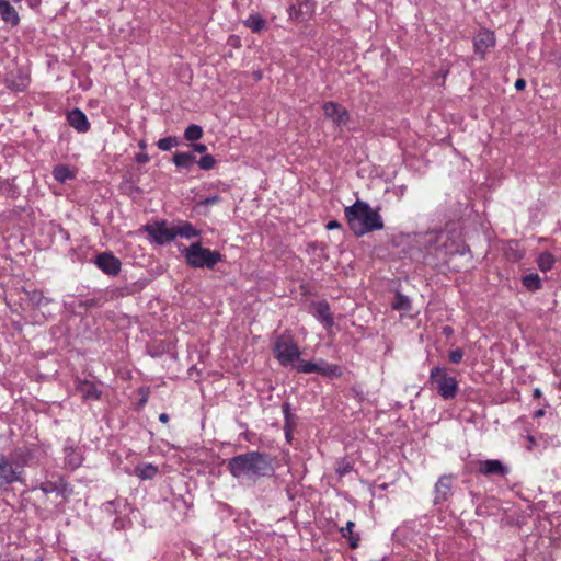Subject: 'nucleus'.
I'll return each instance as SVG.
<instances>
[{
  "instance_id": "1",
  "label": "nucleus",
  "mask_w": 561,
  "mask_h": 561,
  "mask_svg": "<svg viewBox=\"0 0 561 561\" xmlns=\"http://www.w3.org/2000/svg\"><path fill=\"white\" fill-rule=\"evenodd\" d=\"M227 468L233 478H247L253 481L272 477L275 471L272 458L267 454L260 451L237 455L229 459Z\"/></svg>"
},
{
  "instance_id": "2",
  "label": "nucleus",
  "mask_w": 561,
  "mask_h": 561,
  "mask_svg": "<svg viewBox=\"0 0 561 561\" xmlns=\"http://www.w3.org/2000/svg\"><path fill=\"white\" fill-rule=\"evenodd\" d=\"M344 214L350 229L356 237H363L371 231L382 230L385 227L379 211L374 209L367 202L360 199L345 207Z\"/></svg>"
},
{
  "instance_id": "3",
  "label": "nucleus",
  "mask_w": 561,
  "mask_h": 561,
  "mask_svg": "<svg viewBox=\"0 0 561 561\" xmlns=\"http://www.w3.org/2000/svg\"><path fill=\"white\" fill-rule=\"evenodd\" d=\"M185 262L193 268H214L215 265L224 260L218 251L203 248L199 242H194L182 250Z\"/></svg>"
},
{
  "instance_id": "4",
  "label": "nucleus",
  "mask_w": 561,
  "mask_h": 561,
  "mask_svg": "<svg viewBox=\"0 0 561 561\" xmlns=\"http://www.w3.org/2000/svg\"><path fill=\"white\" fill-rule=\"evenodd\" d=\"M428 385L447 401L455 399L459 391V383L457 379L450 376L447 368L443 366H434L431 369Z\"/></svg>"
},
{
  "instance_id": "5",
  "label": "nucleus",
  "mask_w": 561,
  "mask_h": 561,
  "mask_svg": "<svg viewBox=\"0 0 561 561\" xmlns=\"http://www.w3.org/2000/svg\"><path fill=\"white\" fill-rule=\"evenodd\" d=\"M273 352L276 359L284 367L291 366L296 369V365L301 360L299 346L288 335H282L276 339Z\"/></svg>"
},
{
  "instance_id": "6",
  "label": "nucleus",
  "mask_w": 561,
  "mask_h": 561,
  "mask_svg": "<svg viewBox=\"0 0 561 561\" xmlns=\"http://www.w3.org/2000/svg\"><path fill=\"white\" fill-rule=\"evenodd\" d=\"M296 370L302 374L317 373L328 378H337L343 374L341 366L330 364L324 359H319L317 363L300 360L298 365H296Z\"/></svg>"
},
{
  "instance_id": "7",
  "label": "nucleus",
  "mask_w": 561,
  "mask_h": 561,
  "mask_svg": "<svg viewBox=\"0 0 561 561\" xmlns=\"http://www.w3.org/2000/svg\"><path fill=\"white\" fill-rule=\"evenodd\" d=\"M151 242L163 245L175 240L174 226L170 227L167 220H157L142 227Z\"/></svg>"
},
{
  "instance_id": "8",
  "label": "nucleus",
  "mask_w": 561,
  "mask_h": 561,
  "mask_svg": "<svg viewBox=\"0 0 561 561\" xmlns=\"http://www.w3.org/2000/svg\"><path fill=\"white\" fill-rule=\"evenodd\" d=\"M473 51L480 60H484L489 50L496 45V36L493 31L481 28L473 36Z\"/></svg>"
},
{
  "instance_id": "9",
  "label": "nucleus",
  "mask_w": 561,
  "mask_h": 561,
  "mask_svg": "<svg viewBox=\"0 0 561 561\" xmlns=\"http://www.w3.org/2000/svg\"><path fill=\"white\" fill-rule=\"evenodd\" d=\"M22 472L23 470L14 466L5 455L0 454V488L22 481Z\"/></svg>"
},
{
  "instance_id": "10",
  "label": "nucleus",
  "mask_w": 561,
  "mask_h": 561,
  "mask_svg": "<svg viewBox=\"0 0 561 561\" xmlns=\"http://www.w3.org/2000/svg\"><path fill=\"white\" fill-rule=\"evenodd\" d=\"M455 477L453 474H444L439 477L434 485V505L446 503L453 495Z\"/></svg>"
},
{
  "instance_id": "11",
  "label": "nucleus",
  "mask_w": 561,
  "mask_h": 561,
  "mask_svg": "<svg viewBox=\"0 0 561 561\" xmlns=\"http://www.w3.org/2000/svg\"><path fill=\"white\" fill-rule=\"evenodd\" d=\"M324 116L330 119L335 126L344 127L348 119L350 114L347 110L336 102H325L322 106Z\"/></svg>"
},
{
  "instance_id": "12",
  "label": "nucleus",
  "mask_w": 561,
  "mask_h": 561,
  "mask_svg": "<svg viewBox=\"0 0 561 561\" xmlns=\"http://www.w3.org/2000/svg\"><path fill=\"white\" fill-rule=\"evenodd\" d=\"M477 472L484 477H505L510 473V468L499 459L479 460Z\"/></svg>"
},
{
  "instance_id": "13",
  "label": "nucleus",
  "mask_w": 561,
  "mask_h": 561,
  "mask_svg": "<svg viewBox=\"0 0 561 561\" xmlns=\"http://www.w3.org/2000/svg\"><path fill=\"white\" fill-rule=\"evenodd\" d=\"M96 266L108 275H117L121 271V262L111 253H101L95 259Z\"/></svg>"
},
{
  "instance_id": "14",
  "label": "nucleus",
  "mask_w": 561,
  "mask_h": 561,
  "mask_svg": "<svg viewBox=\"0 0 561 561\" xmlns=\"http://www.w3.org/2000/svg\"><path fill=\"white\" fill-rule=\"evenodd\" d=\"M76 390L84 401H96L102 394L95 383L87 379H78L76 382Z\"/></svg>"
},
{
  "instance_id": "15",
  "label": "nucleus",
  "mask_w": 561,
  "mask_h": 561,
  "mask_svg": "<svg viewBox=\"0 0 561 561\" xmlns=\"http://www.w3.org/2000/svg\"><path fill=\"white\" fill-rule=\"evenodd\" d=\"M68 124L78 133H87L91 125L87 115L79 108H73L67 113Z\"/></svg>"
},
{
  "instance_id": "16",
  "label": "nucleus",
  "mask_w": 561,
  "mask_h": 561,
  "mask_svg": "<svg viewBox=\"0 0 561 561\" xmlns=\"http://www.w3.org/2000/svg\"><path fill=\"white\" fill-rule=\"evenodd\" d=\"M312 308L314 310L313 316L324 325L325 329H330L334 324V319L327 301L313 302Z\"/></svg>"
},
{
  "instance_id": "17",
  "label": "nucleus",
  "mask_w": 561,
  "mask_h": 561,
  "mask_svg": "<svg viewBox=\"0 0 561 561\" xmlns=\"http://www.w3.org/2000/svg\"><path fill=\"white\" fill-rule=\"evenodd\" d=\"M65 466L70 470L79 468L82 463L83 457L78 448L72 445L66 444L64 448Z\"/></svg>"
},
{
  "instance_id": "18",
  "label": "nucleus",
  "mask_w": 561,
  "mask_h": 561,
  "mask_svg": "<svg viewBox=\"0 0 561 561\" xmlns=\"http://www.w3.org/2000/svg\"><path fill=\"white\" fill-rule=\"evenodd\" d=\"M0 15L11 26H16L20 23L18 11L7 0H0Z\"/></svg>"
},
{
  "instance_id": "19",
  "label": "nucleus",
  "mask_w": 561,
  "mask_h": 561,
  "mask_svg": "<svg viewBox=\"0 0 561 561\" xmlns=\"http://www.w3.org/2000/svg\"><path fill=\"white\" fill-rule=\"evenodd\" d=\"M175 238L181 237L184 239H192L195 237H199L201 231L197 230L190 221H179L176 226H174Z\"/></svg>"
},
{
  "instance_id": "20",
  "label": "nucleus",
  "mask_w": 561,
  "mask_h": 561,
  "mask_svg": "<svg viewBox=\"0 0 561 561\" xmlns=\"http://www.w3.org/2000/svg\"><path fill=\"white\" fill-rule=\"evenodd\" d=\"M196 162V157L192 152H176L173 156V163L181 169L190 170Z\"/></svg>"
},
{
  "instance_id": "21",
  "label": "nucleus",
  "mask_w": 561,
  "mask_h": 561,
  "mask_svg": "<svg viewBox=\"0 0 561 561\" xmlns=\"http://www.w3.org/2000/svg\"><path fill=\"white\" fill-rule=\"evenodd\" d=\"M135 474L141 480L153 479L158 473V467L152 463H140L134 469Z\"/></svg>"
},
{
  "instance_id": "22",
  "label": "nucleus",
  "mask_w": 561,
  "mask_h": 561,
  "mask_svg": "<svg viewBox=\"0 0 561 561\" xmlns=\"http://www.w3.org/2000/svg\"><path fill=\"white\" fill-rule=\"evenodd\" d=\"M244 25L252 32L260 33L266 27V21L261 14L253 13L244 21Z\"/></svg>"
},
{
  "instance_id": "23",
  "label": "nucleus",
  "mask_w": 561,
  "mask_h": 561,
  "mask_svg": "<svg viewBox=\"0 0 561 561\" xmlns=\"http://www.w3.org/2000/svg\"><path fill=\"white\" fill-rule=\"evenodd\" d=\"M523 286L529 291H537L542 287V280L537 273H530L522 277Z\"/></svg>"
},
{
  "instance_id": "24",
  "label": "nucleus",
  "mask_w": 561,
  "mask_h": 561,
  "mask_svg": "<svg viewBox=\"0 0 561 561\" xmlns=\"http://www.w3.org/2000/svg\"><path fill=\"white\" fill-rule=\"evenodd\" d=\"M355 527V523L348 520L344 527L340 529L342 537L347 538L350 542V547L355 549L358 547L359 536L353 533Z\"/></svg>"
},
{
  "instance_id": "25",
  "label": "nucleus",
  "mask_w": 561,
  "mask_h": 561,
  "mask_svg": "<svg viewBox=\"0 0 561 561\" xmlns=\"http://www.w3.org/2000/svg\"><path fill=\"white\" fill-rule=\"evenodd\" d=\"M53 176L57 182L65 183L73 179L75 174L67 165L58 164L53 170Z\"/></svg>"
},
{
  "instance_id": "26",
  "label": "nucleus",
  "mask_w": 561,
  "mask_h": 561,
  "mask_svg": "<svg viewBox=\"0 0 561 561\" xmlns=\"http://www.w3.org/2000/svg\"><path fill=\"white\" fill-rule=\"evenodd\" d=\"M556 263L554 256L550 252H542L537 257V265L541 272L550 271Z\"/></svg>"
},
{
  "instance_id": "27",
  "label": "nucleus",
  "mask_w": 561,
  "mask_h": 561,
  "mask_svg": "<svg viewBox=\"0 0 561 561\" xmlns=\"http://www.w3.org/2000/svg\"><path fill=\"white\" fill-rule=\"evenodd\" d=\"M391 307L398 311L409 312L411 310V300L408 296L397 293Z\"/></svg>"
},
{
  "instance_id": "28",
  "label": "nucleus",
  "mask_w": 561,
  "mask_h": 561,
  "mask_svg": "<svg viewBox=\"0 0 561 561\" xmlns=\"http://www.w3.org/2000/svg\"><path fill=\"white\" fill-rule=\"evenodd\" d=\"M203 136V128L199 125L191 124L184 130V138L188 141H197Z\"/></svg>"
},
{
  "instance_id": "29",
  "label": "nucleus",
  "mask_w": 561,
  "mask_h": 561,
  "mask_svg": "<svg viewBox=\"0 0 561 561\" xmlns=\"http://www.w3.org/2000/svg\"><path fill=\"white\" fill-rule=\"evenodd\" d=\"M283 413H284V419H285V426H284V430H285V436H286V439L287 442H290L291 440V432H293V424H291V413H290V407L288 403H285L283 405Z\"/></svg>"
},
{
  "instance_id": "30",
  "label": "nucleus",
  "mask_w": 561,
  "mask_h": 561,
  "mask_svg": "<svg viewBox=\"0 0 561 561\" xmlns=\"http://www.w3.org/2000/svg\"><path fill=\"white\" fill-rule=\"evenodd\" d=\"M180 144L176 136H168L158 140L157 146L162 151H169Z\"/></svg>"
},
{
  "instance_id": "31",
  "label": "nucleus",
  "mask_w": 561,
  "mask_h": 561,
  "mask_svg": "<svg viewBox=\"0 0 561 561\" xmlns=\"http://www.w3.org/2000/svg\"><path fill=\"white\" fill-rule=\"evenodd\" d=\"M197 163L202 170L208 171L216 165V160L211 154H204L201 157Z\"/></svg>"
},
{
  "instance_id": "32",
  "label": "nucleus",
  "mask_w": 561,
  "mask_h": 561,
  "mask_svg": "<svg viewBox=\"0 0 561 561\" xmlns=\"http://www.w3.org/2000/svg\"><path fill=\"white\" fill-rule=\"evenodd\" d=\"M353 470V466L351 465L350 461L343 459L341 461L337 462V466H336V473L340 476V477H344L346 476L347 473H350L351 471Z\"/></svg>"
},
{
  "instance_id": "33",
  "label": "nucleus",
  "mask_w": 561,
  "mask_h": 561,
  "mask_svg": "<svg viewBox=\"0 0 561 561\" xmlns=\"http://www.w3.org/2000/svg\"><path fill=\"white\" fill-rule=\"evenodd\" d=\"M448 358L450 363L459 364L463 358V351L461 348L453 350L449 352Z\"/></svg>"
},
{
  "instance_id": "34",
  "label": "nucleus",
  "mask_w": 561,
  "mask_h": 561,
  "mask_svg": "<svg viewBox=\"0 0 561 561\" xmlns=\"http://www.w3.org/2000/svg\"><path fill=\"white\" fill-rule=\"evenodd\" d=\"M220 196L215 194V195H209L207 197H205L204 199L199 201L198 202V205H203V206H211V205H215L217 203L220 202Z\"/></svg>"
},
{
  "instance_id": "35",
  "label": "nucleus",
  "mask_w": 561,
  "mask_h": 561,
  "mask_svg": "<svg viewBox=\"0 0 561 561\" xmlns=\"http://www.w3.org/2000/svg\"><path fill=\"white\" fill-rule=\"evenodd\" d=\"M149 160H150L149 156L145 152H139L135 156V161L140 164H145V163L149 162Z\"/></svg>"
},
{
  "instance_id": "36",
  "label": "nucleus",
  "mask_w": 561,
  "mask_h": 561,
  "mask_svg": "<svg viewBox=\"0 0 561 561\" xmlns=\"http://www.w3.org/2000/svg\"><path fill=\"white\" fill-rule=\"evenodd\" d=\"M195 152L205 153L207 151V146L201 142H195L192 145Z\"/></svg>"
},
{
  "instance_id": "37",
  "label": "nucleus",
  "mask_w": 561,
  "mask_h": 561,
  "mask_svg": "<svg viewBox=\"0 0 561 561\" xmlns=\"http://www.w3.org/2000/svg\"><path fill=\"white\" fill-rule=\"evenodd\" d=\"M133 288L129 289V288H126L125 291L123 294H126V295H131L134 293H136L137 290H140L142 288V285H138V283H134L133 285Z\"/></svg>"
},
{
  "instance_id": "38",
  "label": "nucleus",
  "mask_w": 561,
  "mask_h": 561,
  "mask_svg": "<svg viewBox=\"0 0 561 561\" xmlns=\"http://www.w3.org/2000/svg\"><path fill=\"white\" fill-rule=\"evenodd\" d=\"M514 85H515V89H516V90L522 91V90H524V89H525V87H526V81H525L524 79L519 78V79H517V80L515 81V84H514Z\"/></svg>"
},
{
  "instance_id": "39",
  "label": "nucleus",
  "mask_w": 561,
  "mask_h": 561,
  "mask_svg": "<svg viewBox=\"0 0 561 561\" xmlns=\"http://www.w3.org/2000/svg\"><path fill=\"white\" fill-rule=\"evenodd\" d=\"M325 227H327V229H328V230H334V229L340 228V227H341V224H340L339 221H336V220H331V221H329V222L327 224V226H325Z\"/></svg>"
},
{
  "instance_id": "40",
  "label": "nucleus",
  "mask_w": 561,
  "mask_h": 561,
  "mask_svg": "<svg viewBox=\"0 0 561 561\" xmlns=\"http://www.w3.org/2000/svg\"><path fill=\"white\" fill-rule=\"evenodd\" d=\"M545 414H546L545 410H543V409H539V410H537V411L534 413V417H535V419L542 417Z\"/></svg>"
},
{
  "instance_id": "41",
  "label": "nucleus",
  "mask_w": 561,
  "mask_h": 561,
  "mask_svg": "<svg viewBox=\"0 0 561 561\" xmlns=\"http://www.w3.org/2000/svg\"><path fill=\"white\" fill-rule=\"evenodd\" d=\"M159 421L162 423H167L169 421V415L167 413H161L159 415Z\"/></svg>"
},
{
  "instance_id": "42",
  "label": "nucleus",
  "mask_w": 561,
  "mask_h": 561,
  "mask_svg": "<svg viewBox=\"0 0 561 561\" xmlns=\"http://www.w3.org/2000/svg\"><path fill=\"white\" fill-rule=\"evenodd\" d=\"M542 396V392L539 388H535L534 391H533V397L534 398H540Z\"/></svg>"
},
{
  "instance_id": "43",
  "label": "nucleus",
  "mask_w": 561,
  "mask_h": 561,
  "mask_svg": "<svg viewBox=\"0 0 561 561\" xmlns=\"http://www.w3.org/2000/svg\"><path fill=\"white\" fill-rule=\"evenodd\" d=\"M138 146H139V148H140V149L145 150V149H146V147H147V144H146V141H145L144 139H141V140H139V142H138Z\"/></svg>"
},
{
  "instance_id": "44",
  "label": "nucleus",
  "mask_w": 561,
  "mask_h": 561,
  "mask_svg": "<svg viewBox=\"0 0 561 561\" xmlns=\"http://www.w3.org/2000/svg\"><path fill=\"white\" fill-rule=\"evenodd\" d=\"M435 238H436V236H435V234L430 233V234H428V242H432Z\"/></svg>"
},
{
  "instance_id": "45",
  "label": "nucleus",
  "mask_w": 561,
  "mask_h": 561,
  "mask_svg": "<svg viewBox=\"0 0 561 561\" xmlns=\"http://www.w3.org/2000/svg\"><path fill=\"white\" fill-rule=\"evenodd\" d=\"M444 331L446 334H449L453 332L451 328H449V327L444 328Z\"/></svg>"
},
{
  "instance_id": "46",
  "label": "nucleus",
  "mask_w": 561,
  "mask_h": 561,
  "mask_svg": "<svg viewBox=\"0 0 561 561\" xmlns=\"http://www.w3.org/2000/svg\"><path fill=\"white\" fill-rule=\"evenodd\" d=\"M14 2H20L21 0H13Z\"/></svg>"
}]
</instances>
